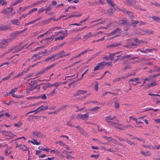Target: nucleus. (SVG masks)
Returning <instances> with one entry per match:
<instances>
[{"label":"nucleus","instance_id":"nucleus-1","mask_svg":"<svg viewBox=\"0 0 160 160\" xmlns=\"http://www.w3.org/2000/svg\"><path fill=\"white\" fill-rule=\"evenodd\" d=\"M144 41L142 40H139L138 38H131L126 40L127 44L124 45L123 47L126 48L130 49L135 48L138 44H140L142 43H144Z\"/></svg>","mask_w":160,"mask_h":160},{"label":"nucleus","instance_id":"nucleus-2","mask_svg":"<svg viewBox=\"0 0 160 160\" xmlns=\"http://www.w3.org/2000/svg\"><path fill=\"white\" fill-rule=\"evenodd\" d=\"M14 34L12 33L10 35L11 37V38L7 39L3 38L1 39L0 41V49H6L9 45V43L14 40Z\"/></svg>","mask_w":160,"mask_h":160},{"label":"nucleus","instance_id":"nucleus-3","mask_svg":"<svg viewBox=\"0 0 160 160\" xmlns=\"http://www.w3.org/2000/svg\"><path fill=\"white\" fill-rule=\"evenodd\" d=\"M22 43L21 42H20L18 45L13 47H12L11 49L8 50V53L12 51H14L13 52H17L23 49L27 45L26 44L23 46H22Z\"/></svg>","mask_w":160,"mask_h":160},{"label":"nucleus","instance_id":"nucleus-4","mask_svg":"<svg viewBox=\"0 0 160 160\" xmlns=\"http://www.w3.org/2000/svg\"><path fill=\"white\" fill-rule=\"evenodd\" d=\"M115 118V116H112L111 115H110L105 117L106 121L109 124H110L111 125H114V124H115L116 125H119L118 123L113 122L111 121L112 120H113L114 121Z\"/></svg>","mask_w":160,"mask_h":160},{"label":"nucleus","instance_id":"nucleus-5","mask_svg":"<svg viewBox=\"0 0 160 160\" xmlns=\"http://www.w3.org/2000/svg\"><path fill=\"white\" fill-rule=\"evenodd\" d=\"M65 53V52L64 50H62L61 51L56 53V54H53V56H54V58H56L53 59L52 60V61H54L55 60H57L59 58L63 57V54L64 53Z\"/></svg>","mask_w":160,"mask_h":160},{"label":"nucleus","instance_id":"nucleus-6","mask_svg":"<svg viewBox=\"0 0 160 160\" xmlns=\"http://www.w3.org/2000/svg\"><path fill=\"white\" fill-rule=\"evenodd\" d=\"M103 63L102 62L98 63L97 65L94 67L93 71H95L98 70L103 69L104 67Z\"/></svg>","mask_w":160,"mask_h":160},{"label":"nucleus","instance_id":"nucleus-7","mask_svg":"<svg viewBox=\"0 0 160 160\" xmlns=\"http://www.w3.org/2000/svg\"><path fill=\"white\" fill-rule=\"evenodd\" d=\"M68 31L67 30H66L65 31H61L59 32H55L54 33V34L53 35H52V36H57L59 35L61 36H63V33H66L67 36L68 35Z\"/></svg>","mask_w":160,"mask_h":160},{"label":"nucleus","instance_id":"nucleus-8","mask_svg":"<svg viewBox=\"0 0 160 160\" xmlns=\"http://www.w3.org/2000/svg\"><path fill=\"white\" fill-rule=\"evenodd\" d=\"M13 10V8H7L4 9L1 12V13L6 14L12 12Z\"/></svg>","mask_w":160,"mask_h":160},{"label":"nucleus","instance_id":"nucleus-9","mask_svg":"<svg viewBox=\"0 0 160 160\" xmlns=\"http://www.w3.org/2000/svg\"><path fill=\"white\" fill-rule=\"evenodd\" d=\"M121 33V29L119 28H117L115 29L112 32L110 33L108 35L109 36Z\"/></svg>","mask_w":160,"mask_h":160},{"label":"nucleus","instance_id":"nucleus-10","mask_svg":"<svg viewBox=\"0 0 160 160\" xmlns=\"http://www.w3.org/2000/svg\"><path fill=\"white\" fill-rule=\"evenodd\" d=\"M52 7L51 5H49L46 8L40 9L39 10L38 12L39 13H40L41 12H43L44 11H46V13L48 11H49L51 10Z\"/></svg>","mask_w":160,"mask_h":160},{"label":"nucleus","instance_id":"nucleus-11","mask_svg":"<svg viewBox=\"0 0 160 160\" xmlns=\"http://www.w3.org/2000/svg\"><path fill=\"white\" fill-rule=\"evenodd\" d=\"M88 112H87L86 114H79L78 115V117L83 120H87L88 118Z\"/></svg>","mask_w":160,"mask_h":160},{"label":"nucleus","instance_id":"nucleus-12","mask_svg":"<svg viewBox=\"0 0 160 160\" xmlns=\"http://www.w3.org/2000/svg\"><path fill=\"white\" fill-rule=\"evenodd\" d=\"M32 134L37 137V138H42L43 135L40 132L36 131H34L32 132Z\"/></svg>","mask_w":160,"mask_h":160},{"label":"nucleus","instance_id":"nucleus-13","mask_svg":"<svg viewBox=\"0 0 160 160\" xmlns=\"http://www.w3.org/2000/svg\"><path fill=\"white\" fill-rule=\"evenodd\" d=\"M87 91L85 90H78L76 93L73 95V97H76L77 96H79L81 94H83L87 92Z\"/></svg>","mask_w":160,"mask_h":160},{"label":"nucleus","instance_id":"nucleus-14","mask_svg":"<svg viewBox=\"0 0 160 160\" xmlns=\"http://www.w3.org/2000/svg\"><path fill=\"white\" fill-rule=\"evenodd\" d=\"M53 36H52L50 38H46L45 39H42L41 41L40 42L41 43H44L47 42V43L49 41H50V42L52 41L53 40Z\"/></svg>","mask_w":160,"mask_h":160},{"label":"nucleus","instance_id":"nucleus-15","mask_svg":"<svg viewBox=\"0 0 160 160\" xmlns=\"http://www.w3.org/2000/svg\"><path fill=\"white\" fill-rule=\"evenodd\" d=\"M48 109V107L47 106H44L42 105L39 107L38 108L35 110V111H37V112L40 111H44L47 110Z\"/></svg>","mask_w":160,"mask_h":160},{"label":"nucleus","instance_id":"nucleus-16","mask_svg":"<svg viewBox=\"0 0 160 160\" xmlns=\"http://www.w3.org/2000/svg\"><path fill=\"white\" fill-rule=\"evenodd\" d=\"M121 45V42L119 43H114L108 45L107 47L108 48H113L117 47Z\"/></svg>","mask_w":160,"mask_h":160},{"label":"nucleus","instance_id":"nucleus-17","mask_svg":"<svg viewBox=\"0 0 160 160\" xmlns=\"http://www.w3.org/2000/svg\"><path fill=\"white\" fill-rule=\"evenodd\" d=\"M40 85H42V88L44 90H45L46 89L50 87V84L49 83H43L40 84Z\"/></svg>","mask_w":160,"mask_h":160},{"label":"nucleus","instance_id":"nucleus-18","mask_svg":"<svg viewBox=\"0 0 160 160\" xmlns=\"http://www.w3.org/2000/svg\"><path fill=\"white\" fill-rule=\"evenodd\" d=\"M14 73V72H11L8 75V76H7V77L2 78V82H3V81L8 80L12 76L13 74Z\"/></svg>","mask_w":160,"mask_h":160},{"label":"nucleus","instance_id":"nucleus-19","mask_svg":"<svg viewBox=\"0 0 160 160\" xmlns=\"http://www.w3.org/2000/svg\"><path fill=\"white\" fill-rule=\"evenodd\" d=\"M135 2L133 0H127V4L130 6H133L135 4Z\"/></svg>","mask_w":160,"mask_h":160},{"label":"nucleus","instance_id":"nucleus-20","mask_svg":"<svg viewBox=\"0 0 160 160\" xmlns=\"http://www.w3.org/2000/svg\"><path fill=\"white\" fill-rule=\"evenodd\" d=\"M63 36H61L55 38V41H56L57 40H63L65 37H67V34L66 33H63Z\"/></svg>","mask_w":160,"mask_h":160},{"label":"nucleus","instance_id":"nucleus-21","mask_svg":"<svg viewBox=\"0 0 160 160\" xmlns=\"http://www.w3.org/2000/svg\"><path fill=\"white\" fill-rule=\"evenodd\" d=\"M11 22L13 25H15L17 26L20 25V22H18V19L12 20L11 21Z\"/></svg>","mask_w":160,"mask_h":160},{"label":"nucleus","instance_id":"nucleus-22","mask_svg":"<svg viewBox=\"0 0 160 160\" xmlns=\"http://www.w3.org/2000/svg\"><path fill=\"white\" fill-rule=\"evenodd\" d=\"M142 146L143 147H144L145 148H148L151 150H153V149H155V147H154V146H153L152 144H150L148 145H142Z\"/></svg>","mask_w":160,"mask_h":160},{"label":"nucleus","instance_id":"nucleus-23","mask_svg":"<svg viewBox=\"0 0 160 160\" xmlns=\"http://www.w3.org/2000/svg\"><path fill=\"white\" fill-rule=\"evenodd\" d=\"M100 108V107H95L93 108H90L89 109V111L93 112V113H96L97 112L98 110Z\"/></svg>","mask_w":160,"mask_h":160},{"label":"nucleus","instance_id":"nucleus-24","mask_svg":"<svg viewBox=\"0 0 160 160\" xmlns=\"http://www.w3.org/2000/svg\"><path fill=\"white\" fill-rule=\"evenodd\" d=\"M57 93L56 89H53L51 92H50L48 95L49 96L52 97L54 96Z\"/></svg>","mask_w":160,"mask_h":160},{"label":"nucleus","instance_id":"nucleus-25","mask_svg":"<svg viewBox=\"0 0 160 160\" xmlns=\"http://www.w3.org/2000/svg\"><path fill=\"white\" fill-rule=\"evenodd\" d=\"M54 58V56H53V55H52L50 56V57H48L46 58L45 60H43V62H47L49 60H51V61H52V60L53 59V58Z\"/></svg>","mask_w":160,"mask_h":160},{"label":"nucleus","instance_id":"nucleus-26","mask_svg":"<svg viewBox=\"0 0 160 160\" xmlns=\"http://www.w3.org/2000/svg\"><path fill=\"white\" fill-rule=\"evenodd\" d=\"M23 72H24V70H23L22 72L19 73L17 75L14 76L13 78L12 79H14L16 78H18L19 77L22 76L23 75Z\"/></svg>","mask_w":160,"mask_h":160},{"label":"nucleus","instance_id":"nucleus-27","mask_svg":"<svg viewBox=\"0 0 160 160\" xmlns=\"http://www.w3.org/2000/svg\"><path fill=\"white\" fill-rule=\"evenodd\" d=\"M142 154L145 156H150L151 155V154L149 152V151H147L146 152H144L143 151L142 152Z\"/></svg>","mask_w":160,"mask_h":160},{"label":"nucleus","instance_id":"nucleus-28","mask_svg":"<svg viewBox=\"0 0 160 160\" xmlns=\"http://www.w3.org/2000/svg\"><path fill=\"white\" fill-rule=\"evenodd\" d=\"M144 33H145V35L146 34H150L152 33H153V31L151 30H149L148 29H146L145 30H144Z\"/></svg>","mask_w":160,"mask_h":160},{"label":"nucleus","instance_id":"nucleus-29","mask_svg":"<svg viewBox=\"0 0 160 160\" xmlns=\"http://www.w3.org/2000/svg\"><path fill=\"white\" fill-rule=\"evenodd\" d=\"M137 33L140 35H145L144 30H139L137 31Z\"/></svg>","mask_w":160,"mask_h":160},{"label":"nucleus","instance_id":"nucleus-30","mask_svg":"<svg viewBox=\"0 0 160 160\" xmlns=\"http://www.w3.org/2000/svg\"><path fill=\"white\" fill-rule=\"evenodd\" d=\"M153 20L156 21L157 22H158L160 21V18L156 16H152L151 17Z\"/></svg>","mask_w":160,"mask_h":160},{"label":"nucleus","instance_id":"nucleus-31","mask_svg":"<svg viewBox=\"0 0 160 160\" xmlns=\"http://www.w3.org/2000/svg\"><path fill=\"white\" fill-rule=\"evenodd\" d=\"M30 7V6H27L23 7H20L19 8V10L22 12H23L27 9H28Z\"/></svg>","mask_w":160,"mask_h":160},{"label":"nucleus","instance_id":"nucleus-32","mask_svg":"<svg viewBox=\"0 0 160 160\" xmlns=\"http://www.w3.org/2000/svg\"><path fill=\"white\" fill-rule=\"evenodd\" d=\"M131 24L132 26L136 27V24H138V21L132 20Z\"/></svg>","mask_w":160,"mask_h":160},{"label":"nucleus","instance_id":"nucleus-33","mask_svg":"<svg viewBox=\"0 0 160 160\" xmlns=\"http://www.w3.org/2000/svg\"><path fill=\"white\" fill-rule=\"evenodd\" d=\"M8 27L7 26H4L3 25L0 26V32L1 31L7 30L8 29Z\"/></svg>","mask_w":160,"mask_h":160},{"label":"nucleus","instance_id":"nucleus-34","mask_svg":"<svg viewBox=\"0 0 160 160\" xmlns=\"http://www.w3.org/2000/svg\"><path fill=\"white\" fill-rule=\"evenodd\" d=\"M60 83L59 82H55L52 84H50V87L52 86H55V89H57L58 87L60 85Z\"/></svg>","mask_w":160,"mask_h":160},{"label":"nucleus","instance_id":"nucleus-35","mask_svg":"<svg viewBox=\"0 0 160 160\" xmlns=\"http://www.w3.org/2000/svg\"><path fill=\"white\" fill-rule=\"evenodd\" d=\"M139 80V78L138 77L135 78H132L128 80V82H135L137 81H138Z\"/></svg>","mask_w":160,"mask_h":160},{"label":"nucleus","instance_id":"nucleus-36","mask_svg":"<svg viewBox=\"0 0 160 160\" xmlns=\"http://www.w3.org/2000/svg\"><path fill=\"white\" fill-rule=\"evenodd\" d=\"M91 37V32H89L87 34L83 36V38H88Z\"/></svg>","mask_w":160,"mask_h":160},{"label":"nucleus","instance_id":"nucleus-37","mask_svg":"<svg viewBox=\"0 0 160 160\" xmlns=\"http://www.w3.org/2000/svg\"><path fill=\"white\" fill-rule=\"evenodd\" d=\"M126 142L130 144V145H136L135 143L132 142L131 141L128 139H127L126 140H125V141Z\"/></svg>","mask_w":160,"mask_h":160},{"label":"nucleus","instance_id":"nucleus-38","mask_svg":"<svg viewBox=\"0 0 160 160\" xmlns=\"http://www.w3.org/2000/svg\"><path fill=\"white\" fill-rule=\"evenodd\" d=\"M118 124H119V125H116L115 124H114V125H112L114 126L115 128L118 129L120 130H124L125 129L124 128H121L119 127V126H121V125L119 123H118Z\"/></svg>","mask_w":160,"mask_h":160},{"label":"nucleus","instance_id":"nucleus-39","mask_svg":"<svg viewBox=\"0 0 160 160\" xmlns=\"http://www.w3.org/2000/svg\"><path fill=\"white\" fill-rule=\"evenodd\" d=\"M126 14L129 16V17L132 19L133 18V13L131 11H128Z\"/></svg>","mask_w":160,"mask_h":160},{"label":"nucleus","instance_id":"nucleus-40","mask_svg":"<svg viewBox=\"0 0 160 160\" xmlns=\"http://www.w3.org/2000/svg\"><path fill=\"white\" fill-rule=\"evenodd\" d=\"M58 63H53L51 65L48 66L47 67V68L48 69V70H49V69H50L52 68L53 67H54Z\"/></svg>","mask_w":160,"mask_h":160},{"label":"nucleus","instance_id":"nucleus-41","mask_svg":"<svg viewBox=\"0 0 160 160\" xmlns=\"http://www.w3.org/2000/svg\"><path fill=\"white\" fill-rule=\"evenodd\" d=\"M157 84L156 82H151L148 85V88H149L150 87H153L157 85Z\"/></svg>","mask_w":160,"mask_h":160},{"label":"nucleus","instance_id":"nucleus-42","mask_svg":"<svg viewBox=\"0 0 160 160\" xmlns=\"http://www.w3.org/2000/svg\"><path fill=\"white\" fill-rule=\"evenodd\" d=\"M18 88H14L13 89V90H12L9 93V94H11L12 95L13 94H14V93L16 92L17 90H18Z\"/></svg>","mask_w":160,"mask_h":160},{"label":"nucleus","instance_id":"nucleus-43","mask_svg":"<svg viewBox=\"0 0 160 160\" xmlns=\"http://www.w3.org/2000/svg\"><path fill=\"white\" fill-rule=\"evenodd\" d=\"M126 21L125 19L121 20H120L118 22L119 24L120 25L124 24L126 23Z\"/></svg>","mask_w":160,"mask_h":160},{"label":"nucleus","instance_id":"nucleus-44","mask_svg":"<svg viewBox=\"0 0 160 160\" xmlns=\"http://www.w3.org/2000/svg\"><path fill=\"white\" fill-rule=\"evenodd\" d=\"M38 98H41L42 99H47V96L45 94H43L40 95Z\"/></svg>","mask_w":160,"mask_h":160},{"label":"nucleus","instance_id":"nucleus-45","mask_svg":"<svg viewBox=\"0 0 160 160\" xmlns=\"http://www.w3.org/2000/svg\"><path fill=\"white\" fill-rule=\"evenodd\" d=\"M82 15V13H80V14L77 15H70L68 18H70L72 17H80Z\"/></svg>","mask_w":160,"mask_h":160},{"label":"nucleus","instance_id":"nucleus-46","mask_svg":"<svg viewBox=\"0 0 160 160\" xmlns=\"http://www.w3.org/2000/svg\"><path fill=\"white\" fill-rule=\"evenodd\" d=\"M61 28L60 27H55L50 29V30H52V31H54L55 30H59Z\"/></svg>","mask_w":160,"mask_h":160},{"label":"nucleus","instance_id":"nucleus-47","mask_svg":"<svg viewBox=\"0 0 160 160\" xmlns=\"http://www.w3.org/2000/svg\"><path fill=\"white\" fill-rule=\"evenodd\" d=\"M138 25L139 26H141L145 25L146 24V22H143L142 21H138Z\"/></svg>","mask_w":160,"mask_h":160},{"label":"nucleus","instance_id":"nucleus-48","mask_svg":"<svg viewBox=\"0 0 160 160\" xmlns=\"http://www.w3.org/2000/svg\"><path fill=\"white\" fill-rule=\"evenodd\" d=\"M75 128L78 129V130L80 132H83V130L79 126H76Z\"/></svg>","mask_w":160,"mask_h":160},{"label":"nucleus","instance_id":"nucleus-49","mask_svg":"<svg viewBox=\"0 0 160 160\" xmlns=\"http://www.w3.org/2000/svg\"><path fill=\"white\" fill-rule=\"evenodd\" d=\"M37 8H33L28 11V14H31L32 12L37 10Z\"/></svg>","mask_w":160,"mask_h":160},{"label":"nucleus","instance_id":"nucleus-50","mask_svg":"<svg viewBox=\"0 0 160 160\" xmlns=\"http://www.w3.org/2000/svg\"><path fill=\"white\" fill-rule=\"evenodd\" d=\"M35 22H35V20H34L32 21H30L29 22H28L27 23H25V25L26 26H27L29 24H33Z\"/></svg>","mask_w":160,"mask_h":160},{"label":"nucleus","instance_id":"nucleus-51","mask_svg":"<svg viewBox=\"0 0 160 160\" xmlns=\"http://www.w3.org/2000/svg\"><path fill=\"white\" fill-rule=\"evenodd\" d=\"M107 1L112 6L114 7V6L115 4L113 3L112 0H107Z\"/></svg>","mask_w":160,"mask_h":160},{"label":"nucleus","instance_id":"nucleus-52","mask_svg":"<svg viewBox=\"0 0 160 160\" xmlns=\"http://www.w3.org/2000/svg\"><path fill=\"white\" fill-rule=\"evenodd\" d=\"M148 110H152V111H153L154 112H156L157 111H158L159 109H153V108H149V109H148L145 110L144 111H148Z\"/></svg>","mask_w":160,"mask_h":160},{"label":"nucleus","instance_id":"nucleus-53","mask_svg":"<svg viewBox=\"0 0 160 160\" xmlns=\"http://www.w3.org/2000/svg\"><path fill=\"white\" fill-rule=\"evenodd\" d=\"M92 50H89V49H86V50H85L84 51L81 52L80 53V55L81 56L82 55L84 54L85 53H87L89 51H92Z\"/></svg>","mask_w":160,"mask_h":160},{"label":"nucleus","instance_id":"nucleus-54","mask_svg":"<svg viewBox=\"0 0 160 160\" xmlns=\"http://www.w3.org/2000/svg\"><path fill=\"white\" fill-rule=\"evenodd\" d=\"M67 125L71 127H74L75 125L74 124H72V122L70 121H69L67 122Z\"/></svg>","mask_w":160,"mask_h":160},{"label":"nucleus","instance_id":"nucleus-55","mask_svg":"<svg viewBox=\"0 0 160 160\" xmlns=\"http://www.w3.org/2000/svg\"><path fill=\"white\" fill-rule=\"evenodd\" d=\"M48 69H47V68H44L42 70L40 71L39 73L40 74H42L43 73H44L46 71L48 70Z\"/></svg>","mask_w":160,"mask_h":160},{"label":"nucleus","instance_id":"nucleus-56","mask_svg":"<svg viewBox=\"0 0 160 160\" xmlns=\"http://www.w3.org/2000/svg\"><path fill=\"white\" fill-rule=\"evenodd\" d=\"M32 143L34 145H39L40 144V143L38 142L36 140L33 139Z\"/></svg>","mask_w":160,"mask_h":160},{"label":"nucleus","instance_id":"nucleus-57","mask_svg":"<svg viewBox=\"0 0 160 160\" xmlns=\"http://www.w3.org/2000/svg\"><path fill=\"white\" fill-rule=\"evenodd\" d=\"M22 125L21 122H19L18 123H14V126L16 127L19 128Z\"/></svg>","mask_w":160,"mask_h":160},{"label":"nucleus","instance_id":"nucleus-58","mask_svg":"<svg viewBox=\"0 0 160 160\" xmlns=\"http://www.w3.org/2000/svg\"><path fill=\"white\" fill-rule=\"evenodd\" d=\"M119 102L117 101H115V106L114 107L115 108H118L119 107Z\"/></svg>","mask_w":160,"mask_h":160},{"label":"nucleus","instance_id":"nucleus-59","mask_svg":"<svg viewBox=\"0 0 160 160\" xmlns=\"http://www.w3.org/2000/svg\"><path fill=\"white\" fill-rule=\"evenodd\" d=\"M102 63H103V66H106L107 65H110L111 64V62H102Z\"/></svg>","mask_w":160,"mask_h":160},{"label":"nucleus","instance_id":"nucleus-60","mask_svg":"<svg viewBox=\"0 0 160 160\" xmlns=\"http://www.w3.org/2000/svg\"><path fill=\"white\" fill-rule=\"evenodd\" d=\"M115 56L114 53H110L109 54V57L111 60L113 59L114 56Z\"/></svg>","mask_w":160,"mask_h":160},{"label":"nucleus","instance_id":"nucleus-61","mask_svg":"<svg viewBox=\"0 0 160 160\" xmlns=\"http://www.w3.org/2000/svg\"><path fill=\"white\" fill-rule=\"evenodd\" d=\"M131 68V67H130V66L129 65H127V66H125L122 69L123 70L125 71L127 69H129V68Z\"/></svg>","mask_w":160,"mask_h":160},{"label":"nucleus","instance_id":"nucleus-62","mask_svg":"<svg viewBox=\"0 0 160 160\" xmlns=\"http://www.w3.org/2000/svg\"><path fill=\"white\" fill-rule=\"evenodd\" d=\"M66 105H62V106L59 108H58V112H59L61 111L62 109H64L65 107H66Z\"/></svg>","mask_w":160,"mask_h":160},{"label":"nucleus","instance_id":"nucleus-63","mask_svg":"<svg viewBox=\"0 0 160 160\" xmlns=\"http://www.w3.org/2000/svg\"><path fill=\"white\" fill-rule=\"evenodd\" d=\"M104 138L106 139V140L109 142H111L112 141V138H111V137H109L108 138L107 137H104Z\"/></svg>","mask_w":160,"mask_h":160},{"label":"nucleus","instance_id":"nucleus-64","mask_svg":"<svg viewBox=\"0 0 160 160\" xmlns=\"http://www.w3.org/2000/svg\"><path fill=\"white\" fill-rule=\"evenodd\" d=\"M52 18H50L45 20L44 22L46 23H49L51 20H52Z\"/></svg>","mask_w":160,"mask_h":160}]
</instances>
